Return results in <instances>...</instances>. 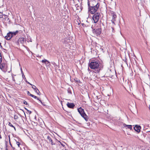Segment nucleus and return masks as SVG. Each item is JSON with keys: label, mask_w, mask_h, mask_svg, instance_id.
Returning <instances> with one entry per match:
<instances>
[{"label": "nucleus", "mask_w": 150, "mask_h": 150, "mask_svg": "<svg viewBox=\"0 0 150 150\" xmlns=\"http://www.w3.org/2000/svg\"><path fill=\"white\" fill-rule=\"evenodd\" d=\"M0 46L1 47H2V46L1 45V43L0 42Z\"/></svg>", "instance_id": "40"}, {"label": "nucleus", "mask_w": 150, "mask_h": 150, "mask_svg": "<svg viewBox=\"0 0 150 150\" xmlns=\"http://www.w3.org/2000/svg\"><path fill=\"white\" fill-rule=\"evenodd\" d=\"M23 103L25 105H28L27 102L25 100H24L23 102Z\"/></svg>", "instance_id": "26"}, {"label": "nucleus", "mask_w": 150, "mask_h": 150, "mask_svg": "<svg viewBox=\"0 0 150 150\" xmlns=\"http://www.w3.org/2000/svg\"><path fill=\"white\" fill-rule=\"evenodd\" d=\"M27 94H28V95H29V96H30V95H32V94H31L30 93V92H29V91H27Z\"/></svg>", "instance_id": "30"}, {"label": "nucleus", "mask_w": 150, "mask_h": 150, "mask_svg": "<svg viewBox=\"0 0 150 150\" xmlns=\"http://www.w3.org/2000/svg\"><path fill=\"white\" fill-rule=\"evenodd\" d=\"M13 127L14 128V129H15V130L16 131V129L15 127Z\"/></svg>", "instance_id": "39"}, {"label": "nucleus", "mask_w": 150, "mask_h": 150, "mask_svg": "<svg viewBox=\"0 0 150 150\" xmlns=\"http://www.w3.org/2000/svg\"><path fill=\"white\" fill-rule=\"evenodd\" d=\"M1 138H2V137H1V135L0 134V139H1Z\"/></svg>", "instance_id": "41"}, {"label": "nucleus", "mask_w": 150, "mask_h": 150, "mask_svg": "<svg viewBox=\"0 0 150 150\" xmlns=\"http://www.w3.org/2000/svg\"><path fill=\"white\" fill-rule=\"evenodd\" d=\"M8 140L9 142H10V136H8Z\"/></svg>", "instance_id": "35"}, {"label": "nucleus", "mask_w": 150, "mask_h": 150, "mask_svg": "<svg viewBox=\"0 0 150 150\" xmlns=\"http://www.w3.org/2000/svg\"><path fill=\"white\" fill-rule=\"evenodd\" d=\"M21 74H22V77H23V76H24V78H25V79H26V78L25 77V76L24 75V74L23 71L22 70H21Z\"/></svg>", "instance_id": "24"}, {"label": "nucleus", "mask_w": 150, "mask_h": 150, "mask_svg": "<svg viewBox=\"0 0 150 150\" xmlns=\"http://www.w3.org/2000/svg\"><path fill=\"white\" fill-rule=\"evenodd\" d=\"M84 24L83 23H82V25H84Z\"/></svg>", "instance_id": "45"}, {"label": "nucleus", "mask_w": 150, "mask_h": 150, "mask_svg": "<svg viewBox=\"0 0 150 150\" xmlns=\"http://www.w3.org/2000/svg\"><path fill=\"white\" fill-rule=\"evenodd\" d=\"M12 80L13 81H15V80L14 79V76H13V75L12 76Z\"/></svg>", "instance_id": "27"}, {"label": "nucleus", "mask_w": 150, "mask_h": 150, "mask_svg": "<svg viewBox=\"0 0 150 150\" xmlns=\"http://www.w3.org/2000/svg\"><path fill=\"white\" fill-rule=\"evenodd\" d=\"M50 143H51V144H52V145H55V143H54L53 142V141L52 140V141L51 142H50Z\"/></svg>", "instance_id": "31"}, {"label": "nucleus", "mask_w": 150, "mask_h": 150, "mask_svg": "<svg viewBox=\"0 0 150 150\" xmlns=\"http://www.w3.org/2000/svg\"><path fill=\"white\" fill-rule=\"evenodd\" d=\"M30 96L32 97L33 98H35V99H37L38 100H39V101H40L41 103H42V102L41 100H40L39 99V98H38L37 96H36L33 95H31Z\"/></svg>", "instance_id": "15"}, {"label": "nucleus", "mask_w": 150, "mask_h": 150, "mask_svg": "<svg viewBox=\"0 0 150 150\" xmlns=\"http://www.w3.org/2000/svg\"><path fill=\"white\" fill-rule=\"evenodd\" d=\"M60 142V143L61 144V145H62V144Z\"/></svg>", "instance_id": "46"}, {"label": "nucleus", "mask_w": 150, "mask_h": 150, "mask_svg": "<svg viewBox=\"0 0 150 150\" xmlns=\"http://www.w3.org/2000/svg\"><path fill=\"white\" fill-rule=\"evenodd\" d=\"M32 125H34L35 126L37 125V123L34 122H33Z\"/></svg>", "instance_id": "29"}, {"label": "nucleus", "mask_w": 150, "mask_h": 150, "mask_svg": "<svg viewBox=\"0 0 150 150\" xmlns=\"http://www.w3.org/2000/svg\"><path fill=\"white\" fill-rule=\"evenodd\" d=\"M14 118L15 120H17L18 119V116L17 115H15L14 116Z\"/></svg>", "instance_id": "23"}, {"label": "nucleus", "mask_w": 150, "mask_h": 150, "mask_svg": "<svg viewBox=\"0 0 150 150\" xmlns=\"http://www.w3.org/2000/svg\"><path fill=\"white\" fill-rule=\"evenodd\" d=\"M11 35V32H10L7 34L6 36L5 37V39L7 40H10L12 37Z\"/></svg>", "instance_id": "12"}, {"label": "nucleus", "mask_w": 150, "mask_h": 150, "mask_svg": "<svg viewBox=\"0 0 150 150\" xmlns=\"http://www.w3.org/2000/svg\"><path fill=\"white\" fill-rule=\"evenodd\" d=\"M11 33V35H12V37L15 36L16 34H17L18 33V30H16L15 32H10Z\"/></svg>", "instance_id": "13"}, {"label": "nucleus", "mask_w": 150, "mask_h": 150, "mask_svg": "<svg viewBox=\"0 0 150 150\" xmlns=\"http://www.w3.org/2000/svg\"><path fill=\"white\" fill-rule=\"evenodd\" d=\"M88 7H95L97 6H99L100 5L98 3H97L95 0L88 1Z\"/></svg>", "instance_id": "4"}, {"label": "nucleus", "mask_w": 150, "mask_h": 150, "mask_svg": "<svg viewBox=\"0 0 150 150\" xmlns=\"http://www.w3.org/2000/svg\"><path fill=\"white\" fill-rule=\"evenodd\" d=\"M28 112L29 114H31V112L30 111L28 110Z\"/></svg>", "instance_id": "37"}, {"label": "nucleus", "mask_w": 150, "mask_h": 150, "mask_svg": "<svg viewBox=\"0 0 150 150\" xmlns=\"http://www.w3.org/2000/svg\"><path fill=\"white\" fill-rule=\"evenodd\" d=\"M26 39L24 38H19L17 42V44H19V42L23 44L24 43V42H26Z\"/></svg>", "instance_id": "8"}, {"label": "nucleus", "mask_w": 150, "mask_h": 150, "mask_svg": "<svg viewBox=\"0 0 150 150\" xmlns=\"http://www.w3.org/2000/svg\"><path fill=\"white\" fill-rule=\"evenodd\" d=\"M15 141L16 142V144L18 146V147H20V143L19 142L16 141V140Z\"/></svg>", "instance_id": "22"}, {"label": "nucleus", "mask_w": 150, "mask_h": 150, "mask_svg": "<svg viewBox=\"0 0 150 150\" xmlns=\"http://www.w3.org/2000/svg\"><path fill=\"white\" fill-rule=\"evenodd\" d=\"M3 17V15L2 14V13L0 12V18H2Z\"/></svg>", "instance_id": "28"}, {"label": "nucleus", "mask_w": 150, "mask_h": 150, "mask_svg": "<svg viewBox=\"0 0 150 150\" xmlns=\"http://www.w3.org/2000/svg\"><path fill=\"white\" fill-rule=\"evenodd\" d=\"M45 64L47 66H50V63L48 61H47Z\"/></svg>", "instance_id": "19"}, {"label": "nucleus", "mask_w": 150, "mask_h": 150, "mask_svg": "<svg viewBox=\"0 0 150 150\" xmlns=\"http://www.w3.org/2000/svg\"><path fill=\"white\" fill-rule=\"evenodd\" d=\"M9 143H10V145L11 146V147H12V144H11V142H9Z\"/></svg>", "instance_id": "38"}, {"label": "nucleus", "mask_w": 150, "mask_h": 150, "mask_svg": "<svg viewBox=\"0 0 150 150\" xmlns=\"http://www.w3.org/2000/svg\"><path fill=\"white\" fill-rule=\"evenodd\" d=\"M78 111L81 116L85 120L86 122H87L88 120V117L85 113L84 109L81 107H80L78 109Z\"/></svg>", "instance_id": "3"}, {"label": "nucleus", "mask_w": 150, "mask_h": 150, "mask_svg": "<svg viewBox=\"0 0 150 150\" xmlns=\"http://www.w3.org/2000/svg\"><path fill=\"white\" fill-rule=\"evenodd\" d=\"M21 69V70H22V68H21V69Z\"/></svg>", "instance_id": "42"}, {"label": "nucleus", "mask_w": 150, "mask_h": 150, "mask_svg": "<svg viewBox=\"0 0 150 150\" xmlns=\"http://www.w3.org/2000/svg\"><path fill=\"white\" fill-rule=\"evenodd\" d=\"M25 82H26V83H27L31 85H32V86L33 85L31 84L30 83H29V82L27 80H25Z\"/></svg>", "instance_id": "32"}, {"label": "nucleus", "mask_w": 150, "mask_h": 150, "mask_svg": "<svg viewBox=\"0 0 150 150\" xmlns=\"http://www.w3.org/2000/svg\"><path fill=\"white\" fill-rule=\"evenodd\" d=\"M124 127H126V128L129 129L130 130L132 129V126L130 125H127L124 124Z\"/></svg>", "instance_id": "14"}, {"label": "nucleus", "mask_w": 150, "mask_h": 150, "mask_svg": "<svg viewBox=\"0 0 150 150\" xmlns=\"http://www.w3.org/2000/svg\"><path fill=\"white\" fill-rule=\"evenodd\" d=\"M12 147V149L13 150H15V148L14 147H13L12 146V147Z\"/></svg>", "instance_id": "36"}, {"label": "nucleus", "mask_w": 150, "mask_h": 150, "mask_svg": "<svg viewBox=\"0 0 150 150\" xmlns=\"http://www.w3.org/2000/svg\"><path fill=\"white\" fill-rule=\"evenodd\" d=\"M141 127L139 125H136L134 127V130L138 133H139L140 132Z\"/></svg>", "instance_id": "9"}, {"label": "nucleus", "mask_w": 150, "mask_h": 150, "mask_svg": "<svg viewBox=\"0 0 150 150\" xmlns=\"http://www.w3.org/2000/svg\"><path fill=\"white\" fill-rule=\"evenodd\" d=\"M115 20H111L112 23L114 24H115V23L114 22V21H115Z\"/></svg>", "instance_id": "33"}, {"label": "nucleus", "mask_w": 150, "mask_h": 150, "mask_svg": "<svg viewBox=\"0 0 150 150\" xmlns=\"http://www.w3.org/2000/svg\"><path fill=\"white\" fill-rule=\"evenodd\" d=\"M88 66L91 69H95L96 73H98L103 68L99 61L95 59L90 60Z\"/></svg>", "instance_id": "1"}, {"label": "nucleus", "mask_w": 150, "mask_h": 150, "mask_svg": "<svg viewBox=\"0 0 150 150\" xmlns=\"http://www.w3.org/2000/svg\"><path fill=\"white\" fill-rule=\"evenodd\" d=\"M100 16V13H96L93 16L92 19L95 23H96L98 21Z\"/></svg>", "instance_id": "6"}, {"label": "nucleus", "mask_w": 150, "mask_h": 150, "mask_svg": "<svg viewBox=\"0 0 150 150\" xmlns=\"http://www.w3.org/2000/svg\"><path fill=\"white\" fill-rule=\"evenodd\" d=\"M91 28L92 29V32L94 35L98 36L101 34L102 30L100 26L97 27L92 26Z\"/></svg>", "instance_id": "2"}, {"label": "nucleus", "mask_w": 150, "mask_h": 150, "mask_svg": "<svg viewBox=\"0 0 150 150\" xmlns=\"http://www.w3.org/2000/svg\"><path fill=\"white\" fill-rule=\"evenodd\" d=\"M47 60H46V59H43V60H42V63H44V64H46V62H47Z\"/></svg>", "instance_id": "20"}, {"label": "nucleus", "mask_w": 150, "mask_h": 150, "mask_svg": "<svg viewBox=\"0 0 150 150\" xmlns=\"http://www.w3.org/2000/svg\"><path fill=\"white\" fill-rule=\"evenodd\" d=\"M112 20H115V18L116 17V15L114 13H112Z\"/></svg>", "instance_id": "17"}, {"label": "nucleus", "mask_w": 150, "mask_h": 150, "mask_svg": "<svg viewBox=\"0 0 150 150\" xmlns=\"http://www.w3.org/2000/svg\"><path fill=\"white\" fill-rule=\"evenodd\" d=\"M32 88L35 91L38 95H40V92L39 90L36 87L33 85H32Z\"/></svg>", "instance_id": "10"}, {"label": "nucleus", "mask_w": 150, "mask_h": 150, "mask_svg": "<svg viewBox=\"0 0 150 150\" xmlns=\"http://www.w3.org/2000/svg\"><path fill=\"white\" fill-rule=\"evenodd\" d=\"M77 4L76 5V7H77V6H77Z\"/></svg>", "instance_id": "47"}, {"label": "nucleus", "mask_w": 150, "mask_h": 150, "mask_svg": "<svg viewBox=\"0 0 150 150\" xmlns=\"http://www.w3.org/2000/svg\"><path fill=\"white\" fill-rule=\"evenodd\" d=\"M47 138L49 140L50 143V142H52V140L50 135H48L47 137Z\"/></svg>", "instance_id": "16"}, {"label": "nucleus", "mask_w": 150, "mask_h": 150, "mask_svg": "<svg viewBox=\"0 0 150 150\" xmlns=\"http://www.w3.org/2000/svg\"><path fill=\"white\" fill-rule=\"evenodd\" d=\"M76 81L78 83H79L80 82V81L79 80H76Z\"/></svg>", "instance_id": "34"}, {"label": "nucleus", "mask_w": 150, "mask_h": 150, "mask_svg": "<svg viewBox=\"0 0 150 150\" xmlns=\"http://www.w3.org/2000/svg\"><path fill=\"white\" fill-rule=\"evenodd\" d=\"M67 105L68 108L72 109H73L75 106L73 103H69V102L67 103Z\"/></svg>", "instance_id": "11"}, {"label": "nucleus", "mask_w": 150, "mask_h": 150, "mask_svg": "<svg viewBox=\"0 0 150 150\" xmlns=\"http://www.w3.org/2000/svg\"><path fill=\"white\" fill-rule=\"evenodd\" d=\"M112 28V30H114V28Z\"/></svg>", "instance_id": "44"}, {"label": "nucleus", "mask_w": 150, "mask_h": 150, "mask_svg": "<svg viewBox=\"0 0 150 150\" xmlns=\"http://www.w3.org/2000/svg\"><path fill=\"white\" fill-rule=\"evenodd\" d=\"M8 125L9 126L11 127H14V126L12 125V124L10 122H9Z\"/></svg>", "instance_id": "25"}, {"label": "nucleus", "mask_w": 150, "mask_h": 150, "mask_svg": "<svg viewBox=\"0 0 150 150\" xmlns=\"http://www.w3.org/2000/svg\"><path fill=\"white\" fill-rule=\"evenodd\" d=\"M23 77V78L24 79H25L24 77V76H23V77Z\"/></svg>", "instance_id": "43"}, {"label": "nucleus", "mask_w": 150, "mask_h": 150, "mask_svg": "<svg viewBox=\"0 0 150 150\" xmlns=\"http://www.w3.org/2000/svg\"><path fill=\"white\" fill-rule=\"evenodd\" d=\"M62 146H63V144H62Z\"/></svg>", "instance_id": "49"}, {"label": "nucleus", "mask_w": 150, "mask_h": 150, "mask_svg": "<svg viewBox=\"0 0 150 150\" xmlns=\"http://www.w3.org/2000/svg\"><path fill=\"white\" fill-rule=\"evenodd\" d=\"M7 67V64L5 63H2L1 64V63L0 64V69L4 72H6L8 71Z\"/></svg>", "instance_id": "7"}, {"label": "nucleus", "mask_w": 150, "mask_h": 150, "mask_svg": "<svg viewBox=\"0 0 150 150\" xmlns=\"http://www.w3.org/2000/svg\"><path fill=\"white\" fill-rule=\"evenodd\" d=\"M8 150V149H6V150Z\"/></svg>", "instance_id": "48"}, {"label": "nucleus", "mask_w": 150, "mask_h": 150, "mask_svg": "<svg viewBox=\"0 0 150 150\" xmlns=\"http://www.w3.org/2000/svg\"><path fill=\"white\" fill-rule=\"evenodd\" d=\"M67 92L69 94H71V89L69 88H68L67 90Z\"/></svg>", "instance_id": "21"}, {"label": "nucleus", "mask_w": 150, "mask_h": 150, "mask_svg": "<svg viewBox=\"0 0 150 150\" xmlns=\"http://www.w3.org/2000/svg\"><path fill=\"white\" fill-rule=\"evenodd\" d=\"M99 6L92 7H88V11L92 14H94L98 9Z\"/></svg>", "instance_id": "5"}, {"label": "nucleus", "mask_w": 150, "mask_h": 150, "mask_svg": "<svg viewBox=\"0 0 150 150\" xmlns=\"http://www.w3.org/2000/svg\"><path fill=\"white\" fill-rule=\"evenodd\" d=\"M2 61V57L1 54V50H0V64Z\"/></svg>", "instance_id": "18"}]
</instances>
